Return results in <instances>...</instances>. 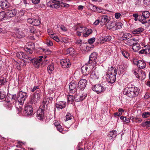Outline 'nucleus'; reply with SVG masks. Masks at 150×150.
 I'll return each mask as SVG.
<instances>
[{"label":"nucleus","instance_id":"nucleus-1","mask_svg":"<svg viewBox=\"0 0 150 150\" xmlns=\"http://www.w3.org/2000/svg\"><path fill=\"white\" fill-rule=\"evenodd\" d=\"M139 89L134 86L130 87L128 85L127 87L125 88L123 91V93L128 96L132 98L135 97L139 94Z\"/></svg>","mask_w":150,"mask_h":150},{"label":"nucleus","instance_id":"nucleus-2","mask_svg":"<svg viewBox=\"0 0 150 150\" xmlns=\"http://www.w3.org/2000/svg\"><path fill=\"white\" fill-rule=\"evenodd\" d=\"M117 74V71L116 68L112 66L108 68L106 73V78L109 83H112L115 82Z\"/></svg>","mask_w":150,"mask_h":150},{"label":"nucleus","instance_id":"nucleus-3","mask_svg":"<svg viewBox=\"0 0 150 150\" xmlns=\"http://www.w3.org/2000/svg\"><path fill=\"white\" fill-rule=\"evenodd\" d=\"M142 14H139V22L142 24H145L148 23L146 19L150 17V13L149 11H142Z\"/></svg>","mask_w":150,"mask_h":150},{"label":"nucleus","instance_id":"nucleus-4","mask_svg":"<svg viewBox=\"0 0 150 150\" xmlns=\"http://www.w3.org/2000/svg\"><path fill=\"white\" fill-rule=\"evenodd\" d=\"M43 57V56H40L39 58H34L33 59L32 58L29 57V59L27 60V62H31L35 67L38 68L40 67Z\"/></svg>","mask_w":150,"mask_h":150},{"label":"nucleus","instance_id":"nucleus-5","mask_svg":"<svg viewBox=\"0 0 150 150\" xmlns=\"http://www.w3.org/2000/svg\"><path fill=\"white\" fill-rule=\"evenodd\" d=\"M28 97V94L27 93L21 91L17 93V100L20 102L21 103H24Z\"/></svg>","mask_w":150,"mask_h":150},{"label":"nucleus","instance_id":"nucleus-6","mask_svg":"<svg viewBox=\"0 0 150 150\" xmlns=\"http://www.w3.org/2000/svg\"><path fill=\"white\" fill-rule=\"evenodd\" d=\"M60 1L57 0H50L47 3V6L52 8H58L60 7Z\"/></svg>","mask_w":150,"mask_h":150},{"label":"nucleus","instance_id":"nucleus-7","mask_svg":"<svg viewBox=\"0 0 150 150\" xmlns=\"http://www.w3.org/2000/svg\"><path fill=\"white\" fill-rule=\"evenodd\" d=\"M93 68L92 65L88 64V62L83 65L81 68V71L83 74L85 76L88 75L89 73L91 72L92 69Z\"/></svg>","mask_w":150,"mask_h":150},{"label":"nucleus","instance_id":"nucleus-8","mask_svg":"<svg viewBox=\"0 0 150 150\" xmlns=\"http://www.w3.org/2000/svg\"><path fill=\"white\" fill-rule=\"evenodd\" d=\"M40 95L39 93H35L31 95L29 99V103L30 104H35L37 100L39 101L40 98Z\"/></svg>","mask_w":150,"mask_h":150},{"label":"nucleus","instance_id":"nucleus-9","mask_svg":"<svg viewBox=\"0 0 150 150\" xmlns=\"http://www.w3.org/2000/svg\"><path fill=\"white\" fill-rule=\"evenodd\" d=\"M98 56V54L96 52H93L90 55L89 60L88 62V64L92 65L93 67L96 64V59Z\"/></svg>","mask_w":150,"mask_h":150},{"label":"nucleus","instance_id":"nucleus-10","mask_svg":"<svg viewBox=\"0 0 150 150\" xmlns=\"http://www.w3.org/2000/svg\"><path fill=\"white\" fill-rule=\"evenodd\" d=\"M11 35L14 37H16L18 38H21L24 37L25 35L22 31L19 30L16 28L14 29L13 32H11Z\"/></svg>","mask_w":150,"mask_h":150},{"label":"nucleus","instance_id":"nucleus-11","mask_svg":"<svg viewBox=\"0 0 150 150\" xmlns=\"http://www.w3.org/2000/svg\"><path fill=\"white\" fill-rule=\"evenodd\" d=\"M92 90L95 91L97 93H100L105 91L106 88L100 84L96 85L92 87Z\"/></svg>","mask_w":150,"mask_h":150},{"label":"nucleus","instance_id":"nucleus-12","mask_svg":"<svg viewBox=\"0 0 150 150\" xmlns=\"http://www.w3.org/2000/svg\"><path fill=\"white\" fill-rule=\"evenodd\" d=\"M26 47L24 48V50L28 54H32L35 48V45L32 42H29L27 44Z\"/></svg>","mask_w":150,"mask_h":150},{"label":"nucleus","instance_id":"nucleus-13","mask_svg":"<svg viewBox=\"0 0 150 150\" xmlns=\"http://www.w3.org/2000/svg\"><path fill=\"white\" fill-rule=\"evenodd\" d=\"M77 83L76 82L71 81L69 86V90L70 94H73L76 91V87Z\"/></svg>","mask_w":150,"mask_h":150},{"label":"nucleus","instance_id":"nucleus-14","mask_svg":"<svg viewBox=\"0 0 150 150\" xmlns=\"http://www.w3.org/2000/svg\"><path fill=\"white\" fill-rule=\"evenodd\" d=\"M33 109L31 105H27L25 106L24 108V113L25 115L30 116L32 115Z\"/></svg>","mask_w":150,"mask_h":150},{"label":"nucleus","instance_id":"nucleus-15","mask_svg":"<svg viewBox=\"0 0 150 150\" xmlns=\"http://www.w3.org/2000/svg\"><path fill=\"white\" fill-rule=\"evenodd\" d=\"M8 9L7 11L6 10L5 11H1L0 12V20L2 21L4 19H6L9 18Z\"/></svg>","mask_w":150,"mask_h":150},{"label":"nucleus","instance_id":"nucleus-16","mask_svg":"<svg viewBox=\"0 0 150 150\" xmlns=\"http://www.w3.org/2000/svg\"><path fill=\"white\" fill-rule=\"evenodd\" d=\"M61 66L64 68H68L70 66L71 64L69 59H63L60 62Z\"/></svg>","mask_w":150,"mask_h":150},{"label":"nucleus","instance_id":"nucleus-17","mask_svg":"<svg viewBox=\"0 0 150 150\" xmlns=\"http://www.w3.org/2000/svg\"><path fill=\"white\" fill-rule=\"evenodd\" d=\"M87 81L84 79L80 80L78 83V87L81 90H83L86 87Z\"/></svg>","mask_w":150,"mask_h":150},{"label":"nucleus","instance_id":"nucleus-18","mask_svg":"<svg viewBox=\"0 0 150 150\" xmlns=\"http://www.w3.org/2000/svg\"><path fill=\"white\" fill-rule=\"evenodd\" d=\"M14 105L17 110V114H19L22 110V106L24 103H21L19 101L16 100Z\"/></svg>","mask_w":150,"mask_h":150},{"label":"nucleus","instance_id":"nucleus-19","mask_svg":"<svg viewBox=\"0 0 150 150\" xmlns=\"http://www.w3.org/2000/svg\"><path fill=\"white\" fill-rule=\"evenodd\" d=\"M134 64H136L140 69H143L146 67V63L144 60H140L136 62L134 61Z\"/></svg>","mask_w":150,"mask_h":150},{"label":"nucleus","instance_id":"nucleus-20","mask_svg":"<svg viewBox=\"0 0 150 150\" xmlns=\"http://www.w3.org/2000/svg\"><path fill=\"white\" fill-rule=\"evenodd\" d=\"M0 6L2 9L3 10H6L7 11V9H8V11L9 9V5L8 2L6 0H2L0 3Z\"/></svg>","mask_w":150,"mask_h":150},{"label":"nucleus","instance_id":"nucleus-21","mask_svg":"<svg viewBox=\"0 0 150 150\" xmlns=\"http://www.w3.org/2000/svg\"><path fill=\"white\" fill-rule=\"evenodd\" d=\"M16 57L18 58L24 60L27 62V60L29 59V57L26 55L23 52H20L17 53L16 54Z\"/></svg>","mask_w":150,"mask_h":150},{"label":"nucleus","instance_id":"nucleus-22","mask_svg":"<svg viewBox=\"0 0 150 150\" xmlns=\"http://www.w3.org/2000/svg\"><path fill=\"white\" fill-rule=\"evenodd\" d=\"M44 115V110L41 108H39L38 110L36 117L39 120H42L43 119Z\"/></svg>","mask_w":150,"mask_h":150},{"label":"nucleus","instance_id":"nucleus-23","mask_svg":"<svg viewBox=\"0 0 150 150\" xmlns=\"http://www.w3.org/2000/svg\"><path fill=\"white\" fill-rule=\"evenodd\" d=\"M138 42V40L134 38L133 39H129L127 40H126L124 41V43L128 45V46H132L134 45L135 44L137 43Z\"/></svg>","mask_w":150,"mask_h":150},{"label":"nucleus","instance_id":"nucleus-24","mask_svg":"<svg viewBox=\"0 0 150 150\" xmlns=\"http://www.w3.org/2000/svg\"><path fill=\"white\" fill-rule=\"evenodd\" d=\"M66 103L64 101H60L56 103L55 107L58 110L62 109L65 107Z\"/></svg>","mask_w":150,"mask_h":150},{"label":"nucleus","instance_id":"nucleus-25","mask_svg":"<svg viewBox=\"0 0 150 150\" xmlns=\"http://www.w3.org/2000/svg\"><path fill=\"white\" fill-rule=\"evenodd\" d=\"M101 19L100 21V24L101 25H103L109 21L108 16L103 15L101 17Z\"/></svg>","mask_w":150,"mask_h":150},{"label":"nucleus","instance_id":"nucleus-26","mask_svg":"<svg viewBox=\"0 0 150 150\" xmlns=\"http://www.w3.org/2000/svg\"><path fill=\"white\" fill-rule=\"evenodd\" d=\"M117 135V133L116 131L113 130L112 131L109 132L108 134V136L109 137L110 139H114L115 137Z\"/></svg>","mask_w":150,"mask_h":150},{"label":"nucleus","instance_id":"nucleus-27","mask_svg":"<svg viewBox=\"0 0 150 150\" xmlns=\"http://www.w3.org/2000/svg\"><path fill=\"white\" fill-rule=\"evenodd\" d=\"M87 96V95H76L74 97V100L76 102H79L83 100Z\"/></svg>","mask_w":150,"mask_h":150},{"label":"nucleus","instance_id":"nucleus-28","mask_svg":"<svg viewBox=\"0 0 150 150\" xmlns=\"http://www.w3.org/2000/svg\"><path fill=\"white\" fill-rule=\"evenodd\" d=\"M120 50L121 52L124 57L127 59H128L129 58V54L127 50L121 48H120Z\"/></svg>","mask_w":150,"mask_h":150},{"label":"nucleus","instance_id":"nucleus-29","mask_svg":"<svg viewBox=\"0 0 150 150\" xmlns=\"http://www.w3.org/2000/svg\"><path fill=\"white\" fill-rule=\"evenodd\" d=\"M146 47L145 49L142 50L139 52V53L141 54L146 55L150 54V46H146Z\"/></svg>","mask_w":150,"mask_h":150},{"label":"nucleus","instance_id":"nucleus-30","mask_svg":"<svg viewBox=\"0 0 150 150\" xmlns=\"http://www.w3.org/2000/svg\"><path fill=\"white\" fill-rule=\"evenodd\" d=\"M111 39V36L110 35H108L101 38L100 39V43L103 44L106 42L110 41Z\"/></svg>","mask_w":150,"mask_h":150},{"label":"nucleus","instance_id":"nucleus-31","mask_svg":"<svg viewBox=\"0 0 150 150\" xmlns=\"http://www.w3.org/2000/svg\"><path fill=\"white\" fill-rule=\"evenodd\" d=\"M115 25V22L109 21L106 24V26L108 29L109 30L112 29L113 30H115L114 28Z\"/></svg>","mask_w":150,"mask_h":150},{"label":"nucleus","instance_id":"nucleus-32","mask_svg":"<svg viewBox=\"0 0 150 150\" xmlns=\"http://www.w3.org/2000/svg\"><path fill=\"white\" fill-rule=\"evenodd\" d=\"M137 78L140 80H143L146 78L145 73L142 70H140V73L139 74Z\"/></svg>","mask_w":150,"mask_h":150},{"label":"nucleus","instance_id":"nucleus-33","mask_svg":"<svg viewBox=\"0 0 150 150\" xmlns=\"http://www.w3.org/2000/svg\"><path fill=\"white\" fill-rule=\"evenodd\" d=\"M99 76L98 74L94 71H93L90 76V79L92 80H96L98 79Z\"/></svg>","mask_w":150,"mask_h":150},{"label":"nucleus","instance_id":"nucleus-34","mask_svg":"<svg viewBox=\"0 0 150 150\" xmlns=\"http://www.w3.org/2000/svg\"><path fill=\"white\" fill-rule=\"evenodd\" d=\"M144 30L143 28L140 27L138 28L135 29L132 31V33L134 34H137L140 33Z\"/></svg>","mask_w":150,"mask_h":150},{"label":"nucleus","instance_id":"nucleus-35","mask_svg":"<svg viewBox=\"0 0 150 150\" xmlns=\"http://www.w3.org/2000/svg\"><path fill=\"white\" fill-rule=\"evenodd\" d=\"M132 37V35L130 33H123L122 36L123 40L125 41L126 40H127L131 38Z\"/></svg>","mask_w":150,"mask_h":150},{"label":"nucleus","instance_id":"nucleus-36","mask_svg":"<svg viewBox=\"0 0 150 150\" xmlns=\"http://www.w3.org/2000/svg\"><path fill=\"white\" fill-rule=\"evenodd\" d=\"M140 48V45L137 43L134 45L132 47V49L134 52L138 51Z\"/></svg>","mask_w":150,"mask_h":150},{"label":"nucleus","instance_id":"nucleus-37","mask_svg":"<svg viewBox=\"0 0 150 150\" xmlns=\"http://www.w3.org/2000/svg\"><path fill=\"white\" fill-rule=\"evenodd\" d=\"M54 69V65L52 64L49 65L47 67V70L49 74H51Z\"/></svg>","mask_w":150,"mask_h":150},{"label":"nucleus","instance_id":"nucleus-38","mask_svg":"<svg viewBox=\"0 0 150 150\" xmlns=\"http://www.w3.org/2000/svg\"><path fill=\"white\" fill-rule=\"evenodd\" d=\"M8 79H6V78L1 77H0V87L4 85V83L8 81Z\"/></svg>","mask_w":150,"mask_h":150},{"label":"nucleus","instance_id":"nucleus-39","mask_svg":"<svg viewBox=\"0 0 150 150\" xmlns=\"http://www.w3.org/2000/svg\"><path fill=\"white\" fill-rule=\"evenodd\" d=\"M92 32V30L91 29H89L87 28L85 32L83 33V36L84 37H86Z\"/></svg>","mask_w":150,"mask_h":150},{"label":"nucleus","instance_id":"nucleus-40","mask_svg":"<svg viewBox=\"0 0 150 150\" xmlns=\"http://www.w3.org/2000/svg\"><path fill=\"white\" fill-rule=\"evenodd\" d=\"M115 26L114 30H116L118 29H120L122 28V24L121 23H115Z\"/></svg>","mask_w":150,"mask_h":150},{"label":"nucleus","instance_id":"nucleus-41","mask_svg":"<svg viewBox=\"0 0 150 150\" xmlns=\"http://www.w3.org/2000/svg\"><path fill=\"white\" fill-rule=\"evenodd\" d=\"M68 102L72 104L74 100V97L72 95H69L67 96Z\"/></svg>","mask_w":150,"mask_h":150},{"label":"nucleus","instance_id":"nucleus-42","mask_svg":"<svg viewBox=\"0 0 150 150\" xmlns=\"http://www.w3.org/2000/svg\"><path fill=\"white\" fill-rule=\"evenodd\" d=\"M74 48L72 47L69 48L67 50L66 54H69L70 55H72L74 54Z\"/></svg>","mask_w":150,"mask_h":150},{"label":"nucleus","instance_id":"nucleus-43","mask_svg":"<svg viewBox=\"0 0 150 150\" xmlns=\"http://www.w3.org/2000/svg\"><path fill=\"white\" fill-rule=\"evenodd\" d=\"M66 119H64L65 121L71 120L73 118V116L69 112L67 113V115L65 116Z\"/></svg>","mask_w":150,"mask_h":150},{"label":"nucleus","instance_id":"nucleus-44","mask_svg":"<svg viewBox=\"0 0 150 150\" xmlns=\"http://www.w3.org/2000/svg\"><path fill=\"white\" fill-rule=\"evenodd\" d=\"M13 65L14 67L16 68L18 70H19L21 69V67L19 64L18 62L14 60L13 61Z\"/></svg>","mask_w":150,"mask_h":150},{"label":"nucleus","instance_id":"nucleus-45","mask_svg":"<svg viewBox=\"0 0 150 150\" xmlns=\"http://www.w3.org/2000/svg\"><path fill=\"white\" fill-rule=\"evenodd\" d=\"M87 28L85 27H76V30H78L82 33H84L85 31L86 30Z\"/></svg>","mask_w":150,"mask_h":150},{"label":"nucleus","instance_id":"nucleus-46","mask_svg":"<svg viewBox=\"0 0 150 150\" xmlns=\"http://www.w3.org/2000/svg\"><path fill=\"white\" fill-rule=\"evenodd\" d=\"M88 8L92 11H96V6L89 3L88 5Z\"/></svg>","mask_w":150,"mask_h":150},{"label":"nucleus","instance_id":"nucleus-47","mask_svg":"<svg viewBox=\"0 0 150 150\" xmlns=\"http://www.w3.org/2000/svg\"><path fill=\"white\" fill-rule=\"evenodd\" d=\"M40 24V21L35 19H34L32 25L35 26H38Z\"/></svg>","mask_w":150,"mask_h":150},{"label":"nucleus","instance_id":"nucleus-48","mask_svg":"<svg viewBox=\"0 0 150 150\" xmlns=\"http://www.w3.org/2000/svg\"><path fill=\"white\" fill-rule=\"evenodd\" d=\"M16 11L14 9L10 10V17H12L16 15Z\"/></svg>","mask_w":150,"mask_h":150},{"label":"nucleus","instance_id":"nucleus-49","mask_svg":"<svg viewBox=\"0 0 150 150\" xmlns=\"http://www.w3.org/2000/svg\"><path fill=\"white\" fill-rule=\"evenodd\" d=\"M140 70L139 69L137 68L134 69L132 71V72L136 76V77H137L138 76L139 74L140 73Z\"/></svg>","mask_w":150,"mask_h":150},{"label":"nucleus","instance_id":"nucleus-50","mask_svg":"<svg viewBox=\"0 0 150 150\" xmlns=\"http://www.w3.org/2000/svg\"><path fill=\"white\" fill-rule=\"evenodd\" d=\"M150 115V113L149 112H143L142 116L143 118H146L149 117Z\"/></svg>","mask_w":150,"mask_h":150},{"label":"nucleus","instance_id":"nucleus-51","mask_svg":"<svg viewBox=\"0 0 150 150\" xmlns=\"http://www.w3.org/2000/svg\"><path fill=\"white\" fill-rule=\"evenodd\" d=\"M95 40V38H92L88 39V42L90 44L93 43Z\"/></svg>","mask_w":150,"mask_h":150},{"label":"nucleus","instance_id":"nucleus-52","mask_svg":"<svg viewBox=\"0 0 150 150\" xmlns=\"http://www.w3.org/2000/svg\"><path fill=\"white\" fill-rule=\"evenodd\" d=\"M7 99V100H6V98L5 100L4 103V105L5 106L9 107V100H8V98Z\"/></svg>","mask_w":150,"mask_h":150},{"label":"nucleus","instance_id":"nucleus-53","mask_svg":"<svg viewBox=\"0 0 150 150\" xmlns=\"http://www.w3.org/2000/svg\"><path fill=\"white\" fill-rule=\"evenodd\" d=\"M40 88V87L39 86H35L33 88H31L30 89V91L32 92H34L37 89Z\"/></svg>","mask_w":150,"mask_h":150},{"label":"nucleus","instance_id":"nucleus-54","mask_svg":"<svg viewBox=\"0 0 150 150\" xmlns=\"http://www.w3.org/2000/svg\"><path fill=\"white\" fill-rule=\"evenodd\" d=\"M69 5L68 4L64 3L60 1V7H68Z\"/></svg>","mask_w":150,"mask_h":150},{"label":"nucleus","instance_id":"nucleus-55","mask_svg":"<svg viewBox=\"0 0 150 150\" xmlns=\"http://www.w3.org/2000/svg\"><path fill=\"white\" fill-rule=\"evenodd\" d=\"M6 96V94L4 92H1L0 91V99L2 100L4 99Z\"/></svg>","mask_w":150,"mask_h":150},{"label":"nucleus","instance_id":"nucleus-56","mask_svg":"<svg viewBox=\"0 0 150 150\" xmlns=\"http://www.w3.org/2000/svg\"><path fill=\"white\" fill-rule=\"evenodd\" d=\"M56 127L57 130H58L60 132H62V131L63 129L62 128V127L60 125V124Z\"/></svg>","mask_w":150,"mask_h":150},{"label":"nucleus","instance_id":"nucleus-57","mask_svg":"<svg viewBox=\"0 0 150 150\" xmlns=\"http://www.w3.org/2000/svg\"><path fill=\"white\" fill-rule=\"evenodd\" d=\"M148 121H145V122H142V124H141L140 125V126H142L143 127H145L146 126L147 127V125H148Z\"/></svg>","mask_w":150,"mask_h":150},{"label":"nucleus","instance_id":"nucleus-58","mask_svg":"<svg viewBox=\"0 0 150 150\" xmlns=\"http://www.w3.org/2000/svg\"><path fill=\"white\" fill-rule=\"evenodd\" d=\"M142 121V119L141 118H138L137 117H135V121L136 122L139 123H141Z\"/></svg>","mask_w":150,"mask_h":150},{"label":"nucleus","instance_id":"nucleus-59","mask_svg":"<svg viewBox=\"0 0 150 150\" xmlns=\"http://www.w3.org/2000/svg\"><path fill=\"white\" fill-rule=\"evenodd\" d=\"M76 44L77 45L80 44V45L82 44L83 43H84V42H83L82 40L81 39H78L75 42Z\"/></svg>","mask_w":150,"mask_h":150},{"label":"nucleus","instance_id":"nucleus-60","mask_svg":"<svg viewBox=\"0 0 150 150\" xmlns=\"http://www.w3.org/2000/svg\"><path fill=\"white\" fill-rule=\"evenodd\" d=\"M29 29L30 30L29 31L30 33L33 34H34V33L35 30V29L33 27H30L29 28Z\"/></svg>","mask_w":150,"mask_h":150},{"label":"nucleus","instance_id":"nucleus-61","mask_svg":"<svg viewBox=\"0 0 150 150\" xmlns=\"http://www.w3.org/2000/svg\"><path fill=\"white\" fill-rule=\"evenodd\" d=\"M16 100H17V97H16V94L12 95L11 100L12 101L14 100L15 101Z\"/></svg>","mask_w":150,"mask_h":150},{"label":"nucleus","instance_id":"nucleus-62","mask_svg":"<svg viewBox=\"0 0 150 150\" xmlns=\"http://www.w3.org/2000/svg\"><path fill=\"white\" fill-rule=\"evenodd\" d=\"M103 10H102L101 8L96 7V11L99 13H103Z\"/></svg>","mask_w":150,"mask_h":150},{"label":"nucleus","instance_id":"nucleus-63","mask_svg":"<svg viewBox=\"0 0 150 150\" xmlns=\"http://www.w3.org/2000/svg\"><path fill=\"white\" fill-rule=\"evenodd\" d=\"M62 41L66 43H69L68 39L67 38H63L62 39Z\"/></svg>","mask_w":150,"mask_h":150},{"label":"nucleus","instance_id":"nucleus-64","mask_svg":"<svg viewBox=\"0 0 150 150\" xmlns=\"http://www.w3.org/2000/svg\"><path fill=\"white\" fill-rule=\"evenodd\" d=\"M46 44L48 46H52L53 45V43L50 40H48L46 42Z\"/></svg>","mask_w":150,"mask_h":150}]
</instances>
